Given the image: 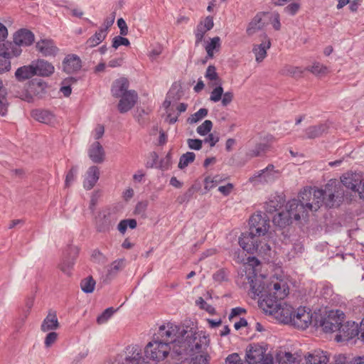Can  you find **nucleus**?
Returning a JSON list of instances; mask_svg holds the SVG:
<instances>
[{"instance_id": "nucleus-1", "label": "nucleus", "mask_w": 364, "mask_h": 364, "mask_svg": "<svg viewBox=\"0 0 364 364\" xmlns=\"http://www.w3.org/2000/svg\"><path fill=\"white\" fill-rule=\"evenodd\" d=\"M299 200H289L285 210L278 213L272 219L274 225L284 228L290 225L293 220H299L310 211H317L322 204L328 208L339 205L343 198L341 185L336 181H330L325 189L305 188L299 193Z\"/></svg>"}, {"instance_id": "nucleus-2", "label": "nucleus", "mask_w": 364, "mask_h": 364, "mask_svg": "<svg viewBox=\"0 0 364 364\" xmlns=\"http://www.w3.org/2000/svg\"><path fill=\"white\" fill-rule=\"evenodd\" d=\"M161 338L171 339L172 353L176 355H188L200 352L208 346L209 339L202 331L196 332L192 328L184 329L173 324L159 327Z\"/></svg>"}, {"instance_id": "nucleus-3", "label": "nucleus", "mask_w": 364, "mask_h": 364, "mask_svg": "<svg viewBox=\"0 0 364 364\" xmlns=\"http://www.w3.org/2000/svg\"><path fill=\"white\" fill-rule=\"evenodd\" d=\"M247 278L250 284L251 292L254 296H258L261 299L260 307L263 306V303L264 304L267 299L278 302L284 300L289 293L287 282L278 277H274L267 282L264 277L252 272V275L249 274Z\"/></svg>"}, {"instance_id": "nucleus-4", "label": "nucleus", "mask_w": 364, "mask_h": 364, "mask_svg": "<svg viewBox=\"0 0 364 364\" xmlns=\"http://www.w3.org/2000/svg\"><path fill=\"white\" fill-rule=\"evenodd\" d=\"M262 308L266 313L274 316L281 322L292 323L293 315L295 311L291 306L287 304L283 300L273 302L271 299H267L264 304L263 303Z\"/></svg>"}, {"instance_id": "nucleus-5", "label": "nucleus", "mask_w": 364, "mask_h": 364, "mask_svg": "<svg viewBox=\"0 0 364 364\" xmlns=\"http://www.w3.org/2000/svg\"><path fill=\"white\" fill-rule=\"evenodd\" d=\"M240 246L250 254L267 255L270 252V246L266 242L259 240V238L251 233L245 232L239 238Z\"/></svg>"}, {"instance_id": "nucleus-6", "label": "nucleus", "mask_w": 364, "mask_h": 364, "mask_svg": "<svg viewBox=\"0 0 364 364\" xmlns=\"http://www.w3.org/2000/svg\"><path fill=\"white\" fill-rule=\"evenodd\" d=\"M345 321V314L340 310L330 311L326 316L319 321V326L325 333L337 332L341 322Z\"/></svg>"}, {"instance_id": "nucleus-7", "label": "nucleus", "mask_w": 364, "mask_h": 364, "mask_svg": "<svg viewBox=\"0 0 364 364\" xmlns=\"http://www.w3.org/2000/svg\"><path fill=\"white\" fill-rule=\"evenodd\" d=\"M172 346L169 343L154 341L149 342L145 348V355L155 361L163 360L169 353Z\"/></svg>"}, {"instance_id": "nucleus-8", "label": "nucleus", "mask_w": 364, "mask_h": 364, "mask_svg": "<svg viewBox=\"0 0 364 364\" xmlns=\"http://www.w3.org/2000/svg\"><path fill=\"white\" fill-rule=\"evenodd\" d=\"M279 176V171L273 164H269L265 168L255 172L249 181L255 185L269 183L274 181Z\"/></svg>"}, {"instance_id": "nucleus-9", "label": "nucleus", "mask_w": 364, "mask_h": 364, "mask_svg": "<svg viewBox=\"0 0 364 364\" xmlns=\"http://www.w3.org/2000/svg\"><path fill=\"white\" fill-rule=\"evenodd\" d=\"M341 183L346 188L356 191L364 199V178L360 173H348L341 177Z\"/></svg>"}, {"instance_id": "nucleus-10", "label": "nucleus", "mask_w": 364, "mask_h": 364, "mask_svg": "<svg viewBox=\"0 0 364 364\" xmlns=\"http://www.w3.org/2000/svg\"><path fill=\"white\" fill-rule=\"evenodd\" d=\"M249 224V232L259 238L261 235H265L269 227V220L259 213L252 215L250 218Z\"/></svg>"}, {"instance_id": "nucleus-11", "label": "nucleus", "mask_w": 364, "mask_h": 364, "mask_svg": "<svg viewBox=\"0 0 364 364\" xmlns=\"http://www.w3.org/2000/svg\"><path fill=\"white\" fill-rule=\"evenodd\" d=\"M356 336H358L357 323L353 321L341 322L335 339L337 342H341L348 341Z\"/></svg>"}, {"instance_id": "nucleus-12", "label": "nucleus", "mask_w": 364, "mask_h": 364, "mask_svg": "<svg viewBox=\"0 0 364 364\" xmlns=\"http://www.w3.org/2000/svg\"><path fill=\"white\" fill-rule=\"evenodd\" d=\"M291 325L299 329H306L312 322V314L305 307H299L293 315Z\"/></svg>"}, {"instance_id": "nucleus-13", "label": "nucleus", "mask_w": 364, "mask_h": 364, "mask_svg": "<svg viewBox=\"0 0 364 364\" xmlns=\"http://www.w3.org/2000/svg\"><path fill=\"white\" fill-rule=\"evenodd\" d=\"M261 43L253 46L252 52L257 63L262 62L267 56V50L271 47L270 38L266 33L259 36Z\"/></svg>"}, {"instance_id": "nucleus-14", "label": "nucleus", "mask_w": 364, "mask_h": 364, "mask_svg": "<svg viewBox=\"0 0 364 364\" xmlns=\"http://www.w3.org/2000/svg\"><path fill=\"white\" fill-rule=\"evenodd\" d=\"M36 50L43 56H55L58 52V48L54 41L48 38H43L38 41L36 45Z\"/></svg>"}, {"instance_id": "nucleus-15", "label": "nucleus", "mask_w": 364, "mask_h": 364, "mask_svg": "<svg viewBox=\"0 0 364 364\" xmlns=\"http://www.w3.org/2000/svg\"><path fill=\"white\" fill-rule=\"evenodd\" d=\"M121 97L118 104V109L121 113H125L135 105L138 95L134 90H129Z\"/></svg>"}, {"instance_id": "nucleus-16", "label": "nucleus", "mask_w": 364, "mask_h": 364, "mask_svg": "<svg viewBox=\"0 0 364 364\" xmlns=\"http://www.w3.org/2000/svg\"><path fill=\"white\" fill-rule=\"evenodd\" d=\"M32 63L34 68L35 75L48 77L54 73V66L47 60L38 59L32 61Z\"/></svg>"}, {"instance_id": "nucleus-17", "label": "nucleus", "mask_w": 364, "mask_h": 364, "mask_svg": "<svg viewBox=\"0 0 364 364\" xmlns=\"http://www.w3.org/2000/svg\"><path fill=\"white\" fill-rule=\"evenodd\" d=\"M13 40L19 48L20 46H28L34 41V34L28 29L21 28L14 33Z\"/></svg>"}, {"instance_id": "nucleus-18", "label": "nucleus", "mask_w": 364, "mask_h": 364, "mask_svg": "<svg viewBox=\"0 0 364 364\" xmlns=\"http://www.w3.org/2000/svg\"><path fill=\"white\" fill-rule=\"evenodd\" d=\"M81 66V60L76 55H68L63 61V69L68 74L77 72Z\"/></svg>"}, {"instance_id": "nucleus-19", "label": "nucleus", "mask_w": 364, "mask_h": 364, "mask_svg": "<svg viewBox=\"0 0 364 364\" xmlns=\"http://www.w3.org/2000/svg\"><path fill=\"white\" fill-rule=\"evenodd\" d=\"M114 223V220L110 213H100L96 220L97 231L99 232H108Z\"/></svg>"}, {"instance_id": "nucleus-20", "label": "nucleus", "mask_w": 364, "mask_h": 364, "mask_svg": "<svg viewBox=\"0 0 364 364\" xmlns=\"http://www.w3.org/2000/svg\"><path fill=\"white\" fill-rule=\"evenodd\" d=\"M264 16V14L258 13L251 20V21L248 23L246 29V33L247 36H252L264 28L266 24L263 20Z\"/></svg>"}, {"instance_id": "nucleus-21", "label": "nucleus", "mask_w": 364, "mask_h": 364, "mask_svg": "<svg viewBox=\"0 0 364 364\" xmlns=\"http://www.w3.org/2000/svg\"><path fill=\"white\" fill-rule=\"evenodd\" d=\"M100 178V170L97 166H90L86 172L83 186L87 190L92 189Z\"/></svg>"}, {"instance_id": "nucleus-22", "label": "nucleus", "mask_w": 364, "mask_h": 364, "mask_svg": "<svg viewBox=\"0 0 364 364\" xmlns=\"http://www.w3.org/2000/svg\"><path fill=\"white\" fill-rule=\"evenodd\" d=\"M265 355L262 347L259 346H252L247 352V360L245 361L248 364H257L265 358Z\"/></svg>"}, {"instance_id": "nucleus-23", "label": "nucleus", "mask_w": 364, "mask_h": 364, "mask_svg": "<svg viewBox=\"0 0 364 364\" xmlns=\"http://www.w3.org/2000/svg\"><path fill=\"white\" fill-rule=\"evenodd\" d=\"M105 151L98 141L94 142L88 150L90 159L96 164H101L105 160Z\"/></svg>"}, {"instance_id": "nucleus-24", "label": "nucleus", "mask_w": 364, "mask_h": 364, "mask_svg": "<svg viewBox=\"0 0 364 364\" xmlns=\"http://www.w3.org/2000/svg\"><path fill=\"white\" fill-rule=\"evenodd\" d=\"M31 115L34 119L47 124H53L56 120L55 115L48 110L36 109L32 111Z\"/></svg>"}, {"instance_id": "nucleus-25", "label": "nucleus", "mask_w": 364, "mask_h": 364, "mask_svg": "<svg viewBox=\"0 0 364 364\" xmlns=\"http://www.w3.org/2000/svg\"><path fill=\"white\" fill-rule=\"evenodd\" d=\"M59 322L55 311H50L42 322L41 329L43 332L54 331L59 328Z\"/></svg>"}, {"instance_id": "nucleus-26", "label": "nucleus", "mask_w": 364, "mask_h": 364, "mask_svg": "<svg viewBox=\"0 0 364 364\" xmlns=\"http://www.w3.org/2000/svg\"><path fill=\"white\" fill-rule=\"evenodd\" d=\"M129 81L124 77L117 80L112 87V92L114 97H119L127 93L129 90Z\"/></svg>"}, {"instance_id": "nucleus-27", "label": "nucleus", "mask_w": 364, "mask_h": 364, "mask_svg": "<svg viewBox=\"0 0 364 364\" xmlns=\"http://www.w3.org/2000/svg\"><path fill=\"white\" fill-rule=\"evenodd\" d=\"M328 130V126L326 124H319L311 126L306 129L305 133L309 139H315L321 136Z\"/></svg>"}, {"instance_id": "nucleus-28", "label": "nucleus", "mask_w": 364, "mask_h": 364, "mask_svg": "<svg viewBox=\"0 0 364 364\" xmlns=\"http://www.w3.org/2000/svg\"><path fill=\"white\" fill-rule=\"evenodd\" d=\"M284 198L282 196L276 195L272 196L266 203L264 208L268 213L277 211L284 203Z\"/></svg>"}, {"instance_id": "nucleus-29", "label": "nucleus", "mask_w": 364, "mask_h": 364, "mask_svg": "<svg viewBox=\"0 0 364 364\" xmlns=\"http://www.w3.org/2000/svg\"><path fill=\"white\" fill-rule=\"evenodd\" d=\"M34 75V68L32 63L28 65L18 68L15 73V76L18 81H24Z\"/></svg>"}, {"instance_id": "nucleus-30", "label": "nucleus", "mask_w": 364, "mask_h": 364, "mask_svg": "<svg viewBox=\"0 0 364 364\" xmlns=\"http://www.w3.org/2000/svg\"><path fill=\"white\" fill-rule=\"evenodd\" d=\"M306 359L309 364H326L328 361L327 353L320 350H314Z\"/></svg>"}, {"instance_id": "nucleus-31", "label": "nucleus", "mask_w": 364, "mask_h": 364, "mask_svg": "<svg viewBox=\"0 0 364 364\" xmlns=\"http://www.w3.org/2000/svg\"><path fill=\"white\" fill-rule=\"evenodd\" d=\"M6 96V89L4 87L2 80H0V115L3 117L6 114L9 105Z\"/></svg>"}, {"instance_id": "nucleus-32", "label": "nucleus", "mask_w": 364, "mask_h": 364, "mask_svg": "<svg viewBox=\"0 0 364 364\" xmlns=\"http://www.w3.org/2000/svg\"><path fill=\"white\" fill-rule=\"evenodd\" d=\"M128 354L132 353V355H127L126 362L129 364H139L141 358V354L137 346L128 347L127 348Z\"/></svg>"}, {"instance_id": "nucleus-33", "label": "nucleus", "mask_w": 364, "mask_h": 364, "mask_svg": "<svg viewBox=\"0 0 364 364\" xmlns=\"http://www.w3.org/2000/svg\"><path fill=\"white\" fill-rule=\"evenodd\" d=\"M107 36L106 29H100L86 42L88 47H95L99 45Z\"/></svg>"}, {"instance_id": "nucleus-34", "label": "nucleus", "mask_w": 364, "mask_h": 364, "mask_svg": "<svg viewBox=\"0 0 364 364\" xmlns=\"http://www.w3.org/2000/svg\"><path fill=\"white\" fill-rule=\"evenodd\" d=\"M125 266V259H119L115 261H114L109 269L107 273V277L109 279H112L117 274L122 270Z\"/></svg>"}, {"instance_id": "nucleus-35", "label": "nucleus", "mask_w": 364, "mask_h": 364, "mask_svg": "<svg viewBox=\"0 0 364 364\" xmlns=\"http://www.w3.org/2000/svg\"><path fill=\"white\" fill-rule=\"evenodd\" d=\"M220 47V38L218 36L210 38V41L205 46L207 56L210 58H212L214 55V51H218Z\"/></svg>"}, {"instance_id": "nucleus-36", "label": "nucleus", "mask_w": 364, "mask_h": 364, "mask_svg": "<svg viewBox=\"0 0 364 364\" xmlns=\"http://www.w3.org/2000/svg\"><path fill=\"white\" fill-rule=\"evenodd\" d=\"M279 364H299V361L289 352H280L277 354Z\"/></svg>"}, {"instance_id": "nucleus-37", "label": "nucleus", "mask_w": 364, "mask_h": 364, "mask_svg": "<svg viewBox=\"0 0 364 364\" xmlns=\"http://www.w3.org/2000/svg\"><path fill=\"white\" fill-rule=\"evenodd\" d=\"M302 70L299 67H294L292 65H285L281 70L280 73L282 75L291 76L293 77H301L302 75Z\"/></svg>"}, {"instance_id": "nucleus-38", "label": "nucleus", "mask_w": 364, "mask_h": 364, "mask_svg": "<svg viewBox=\"0 0 364 364\" xmlns=\"http://www.w3.org/2000/svg\"><path fill=\"white\" fill-rule=\"evenodd\" d=\"M268 149V145L267 144H257L255 146L250 149L246 155L248 158H254L261 155L262 153H264Z\"/></svg>"}, {"instance_id": "nucleus-39", "label": "nucleus", "mask_w": 364, "mask_h": 364, "mask_svg": "<svg viewBox=\"0 0 364 364\" xmlns=\"http://www.w3.org/2000/svg\"><path fill=\"white\" fill-rule=\"evenodd\" d=\"M96 282L92 277L90 276L81 281L80 287L85 293H92L95 289Z\"/></svg>"}, {"instance_id": "nucleus-40", "label": "nucleus", "mask_w": 364, "mask_h": 364, "mask_svg": "<svg viewBox=\"0 0 364 364\" xmlns=\"http://www.w3.org/2000/svg\"><path fill=\"white\" fill-rule=\"evenodd\" d=\"M75 262L70 258L63 257L62 262L59 264V269L65 274L70 275L71 270L73 268Z\"/></svg>"}, {"instance_id": "nucleus-41", "label": "nucleus", "mask_w": 364, "mask_h": 364, "mask_svg": "<svg viewBox=\"0 0 364 364\" xmlns=\"http://www.w3.org/2000/svg\"><path fill=\"white\" fill-rule=\"evenodd\" d=\"M196 155L193 152H186L183 154L179 160L178 168L181 169L188 166L189 164L192 163L195 159Z\"/></svg>"}, {"instance_id": "nucleus-42", "label": "nucleus", "mask_w": 364, "mask_h": 364, "mask_svg": "<svg viewBox=\"0 0 364 364\" xmlns=\"http://www.w3.org/2000/svg\"><path fill=\"white\" fill-rule=\"evenodd\" d=\"M208 109L205 108H200L198 112L192 114L188 118V122L189 124H195L201 120L203 118L208 115Z\"/></svg>"}, {"instance_id": "nucleus-43", "label": "nucleus", "mask_w": 364, "mask_h": 364, "mask_svg": "<svg viewBox=\"0 0 364 364\" xmlns=\"http://www.w3.org/2000/svg\"><path fill=\"white\" fill-rule=\"evenodd\" d=\"M205 77L210 80L214 81V85H218L220 79L216 72V68L213 65H209L206 70Z\"/></svg>"}, {"instance_id": "nucleus-44", "label": "nucleus", "mask_w": 364, "mask_h": 364, "mask_svg": "<svg viewBox=\"0 0 364 364\" xmlns=\"http://www.w3.org/2000/svg\"><path fill=\"white\" fill-rule=\"evenodd\" d=\"M6 45L8 47L7 51L9 53V59L13 57H17L21 53V48L18 47V46L13 42L6 41Z\"/></svg>"}, {"instance_id": "nucleus-45", "label": "nucleus", "mask_w": 364, "mask_h": 364, "mask_svg": "<svg viewBox=\"0 0 364 364\" xmlns=\"http://www.w3.org/2000/svg\"><path fill=\"white\" fill-rule=\"evenodd\" d=\"M213 128V122L210 120H205L200 126L197 127V133L200 134V136H205L208 132H210V130Z\"/></svg>"}, {"instance_id": "nucleus-46", "label": "nucleus", "mask_w": 364, "mask_h": 364, "mask_svg": "<svg viewBox=\"0 0 364 364\" xmlns=\"http://www.w3.org/2000/svg\"><path fill=\"white\" fill-rule=\"evenodd\" d=\"M115 312V310L112 308H107L105 309L101 315H100L97 318V322L98 324H103L106 323Z\"/></svg>"}, {"instance_id": "nucleus-47", "label": "nucleus", "mask_w": 364, "mask_h": 364, "mask_svg": "<svg viewBox=\"0 0 364 364\" xmlns=\"http://www.w3.org/2000/svg\"><path fill=\"white\" fill-rule=\"evenodd\" d=\"M216 87L210 93V100L214 102H219L223 96V88L221 86V82L218 85H215Z\"/></svg>"}, {"instance_id": "nucleus-48", "label": "nucleus", "mask_w": 364, "mask_h": 364, "mask_svg": "<svg viewBox=\"0 0 364 364\" xmlns=\"http://www.w3.org/2000/svg\"><path fill=\"white\" fill-rule=\"evenodd\" d=\"M148 203L147 200L137 203L134 210V214L140 215L141 218H146V210L148 207Z\"/></svg>"}, {"instance_id": "nucleus-49", "label": "nucleus", "mask_w": 364, "mask_h": 364, "mask_svg": "<svg viewBox=\"0 0 364 364\" xmlns=\"http://www.w3.org/2000/svg\"><path fill=\"white\" fill-rule=\"evenodd\" d=\"M307 70L314 75L324 74L327 71V68L319 63H315Z\"/></svg>"}, {"instance_id": "nucleus-50", "label": "nucleus", "mask_w": 364, "mask_h": 364, "mask_svg": "<svg viewBox=\"0 0 364 364\" xmlns=\"http://www.w3.org/2000/svg\"><path fill=\"white\" fill-rule=\"evenodd\" d=\"M196 304L201 309L205 310L206 311H208L210 314H214L215 312V310L214 307H213L211 305L207 304L206 301L202 297H199L196 301Z\"/></svg>"}, {"instance_id": "nucleus-51", "label": "nucleus", "mask_w": 364, "mask_h": 364, "mask_svg": "<svg viewBox=\"0 0 364 364\" xmlns=\"http://www.w3.org/2000/svg\"><path fill=\"white\" fill-rule=\"evenodd\" d=\"M129 44H130L129 41L127 38H124L122 36H115L112 41V47L114 48L115 49L117 48L120 46H127Z\"/></svg>"}, {"instance_id": "nucleus-52", "label": "nucleus", "mask_w": 364, "mask_h": 364, "mask_svg": "<svg viewBox=\"0 0 364 364\" xmlns=\"http://www.w3.org/2000/svg\"><path fill=\"white\" fill-rule=\"evenodd\" d=\"M77 171V169L76 167H72L71 169L68 171L66 175L65 181V185L66 187H69L75 181Z\"/></svg>"}, {"instance_id": "nucleus-53", "label": "nucleus", "mask_w": 364, "mask_h": 364, "mask_svg": "<svg viewBox=\"0 0 364 364\" xmlns=\"http://www.w3.org/2000/svg\"><path fill=\"white\" fill-rule=\"evenodd\" d=\"M208 31L202 27L201 25H198L195 31L196 36V45H198L203 39L205 33Z\"/></svg>"}, {"instance_id": "nucleus-54", "label": "nucleus", "mask_w": 364, "mask_h": 364, "mask_svg": "<svg viewBox=\"0 0 364 364\" xmlns=\"http://www.w3.org/2000/svg\"><path fill=\"white\" fill-rule=\"evenodd\" d=\"M301 7V5L300 4L297 3V2H294V3H291L290 4H289L288 6H287L284 10V12H286L287 14L291 15V16H294L299 10Z\"/></svg>"}, {"instance_id": "nucleus-55", "label": "nucleus", "mask_w": 364, "mask_h": 364, "mask_svg": "<svg viewBox=\"0 0 364 364\" xmlns=\"http://www.w3.org/2000/svg\"><path fill=\"white\" fill-rule=\"evenodd\" d=\"M79 253V248L77 246L71 245L68 247L67 252L64 257L70 258L74 261L77 258Z\"/></svg>"}, {"instance_id": "nucleus-56", "label": "nucleus", "mask_w": 364, "mask_h": 364, "mask_svg": "<svg viewBox=\"0 0 364 364\" xmlns=\"http://www.w3.org/2000/svg\"><path fill=\"white\" fill-rule=\"evenodd\" d=\"M193 192L194 191L193 190V188H190L186 193L179 196L177 198L178 203L180 204H183L184 203L188 202L191 197L193 196Z\"/></svg>"}, {"instance_id": "nucleus-57", "label": "nucleus", "mask_w": 364, "mask_h": 364, "mask_svg": "<svg viewBox=\"0 0 364 364\" xmlns=\"http://www.w3.org/2000/svg\"><path fill=\"white\" fill-rule=\"evenodd\" d=\"M187 144L191 149L200 150L202 148L203 141L198 139H188Z\"/></svg>"}, {"instance_id": "nucleus-58", "label": "nucleus", "mask_w": 364, "mask_h": 364, "mask_svg": "<svg viewBox=\"0 0 364 364\" xmlns=\"http://www.w3.org/2000/svg\"><path fill=\"white\" fill-rule=\"evenodd\" d=\"M208 355H200L192 358L188 364H208Z\"/></svg>"}, {"instance_id": "nucleus-59", "label": "nucleus", "mask_w": 364, "mask_h": 364, "mask_svg": "<svg viewBox=\"0 0 364 364\" xmlns=\"http://www.w3.org/2000/svg\"><path fill=\"white\" fill-rule=\"evenodd\" d=\"M10 68V59L0 56V73L9 70Z\"/></svg>"}, {"instance_id": "nucleus-60", "label": "nucleus", "mask_w": 364, "mask_h": 364, "mask_svg": "<svg viewBox=\"0 0 364 364\" xmlns=\"http://www.w3.org/2000/svg\"><path fill=\"white\" fill-rule=\"evenodd\" d=\"M58 338V333L52 331L47 334L45 338V345L47 348L53 344Z\"/></svg>"}, {"instance_id": "nucleus-61", "label": "nucleus", "mask_w": 364, "mask_h": 364, "mask_svg": "<svg viewBox=\"0 0 364 364\" xmlns=\"http://www.w3.org/2000/svg\"><path fill=\"white\" fill-rule=\"evenodd\" d=\"M233 100V93L232 92H226L223 93V96L221 98V102L223 106L226 107L230 104V102Z\"/></svg>"}, {"instance_id": "nucleus-62", "label": "nucleus", "mask_w": 364, "mask_h": 364, "mask_svg": "<svg viewBox=\"0 0 364 364\" xmlns=\"http://www.w3.org/2000/svg\"><path fill=\"white\" fill-rule=\"evenodd\" d=\"M198 25H201L203 28L208 31L212 29L214 26L213 19L211 16H207L204 21L200 22Z\"/></svg>"}, {"instance_id": "nucleus-63", "label": "nucleus", "mask_w": 364, "mask_h": 364, "mask_svg": "<svg viewBox=\"0 0 364 364\" xmlns=\"http://www.w3.org/2000/svg\"><path fill=\"white\" fill-rule=\"evenodd\" d=\"M117 26H118V27L119 28L120 34L122 36L127 35V33H128V27L127 26V23H126L125 21L122 18H120L118 19V21H117Z\"/></svg>"}, {"instance_id": "nucleus-64", "label": "nucleus", "mask_w": 364, "mask_h": 364, "mask_svg": "<svg viewBox=\"0 0 364 364\" xmlns=\"http://www.w3.org/2000/svg\"><path fill=\"white\" fill-rule=\"evenodd\" d=\"M228 275L224 269H219L213 274V279L216 282H223L227 279Z\"/></svg>"}]
</instances>
